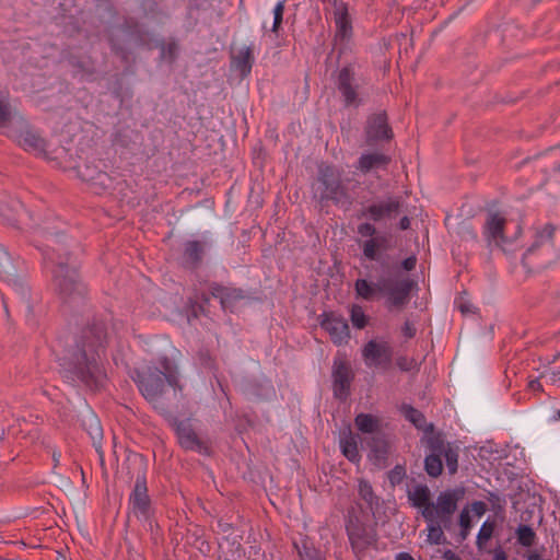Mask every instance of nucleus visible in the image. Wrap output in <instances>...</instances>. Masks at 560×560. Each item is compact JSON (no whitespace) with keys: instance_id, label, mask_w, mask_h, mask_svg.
I'll return each mask as SVG.
<instances>
[{"instance_id":"1","label":"nucleus","mask_w":560,"mask_h":560,"mask_svg":"<svg viewBox=\"0 0 560 560\" xmlns=\"http://www.w3.org/2000/svg\"><path fill=\"white\" fill-rule=\"evenodd\" d=\"M107 346V324L94 317L81 329L74 345L61 358L63 377L84 385H103L108 380L104 366Z\"/></svg>"},{"instance_id":"2","label":"nucleus","mask_w":560,"mask_h":560,"mask_svg":"<svg viewBox=\"0 0 560 560\" xmlns=\"http://www.w3.org/2000/svg\"><path fill=\"white\" fill-rule=\"evenodd\" d=\"M65 223L48 215L40 223L31 225L35 246L42 252L46 268L57 265H74L82 247L79 242L63 233Z\"/></svg>"},{"instance_id":"3","label":"nucleus","mask_w":560,"mask_h":560,"mask_svg":"<svg viewBox=\"0 0 560 560\" xmlns=\"http://www.w3.org/2000/svg\"><path fill=\"white\" fill-rule=\"evenodd\" d=\"M416 285V281L409 277L394 273L380 277L375 282L359 278L354 282V291L357 298L364 301L384 298L387 310L401 311L409 303L411 291Z\"/></svg>"},{"instance_id":"4","label":"nucleus","mask_w":560,"mask_h":560,"mask_svg":"<svg viewBox=\"0 0 560 560\" xmlns=\"http://www.w3.org/2000/svg\"><path fill=\"white\" fill-rule=\"evenodd\" d=\"M48 270L51 273L54 292L70 310H78L86 303L88 288L82 281L79 265H57Z\"/></svg>"},{"instance_id":"5","label":"nucleus","mask_w":560,"mask_h":560,"mask_svg":"<svg viewBox=\"0 0 560 560\" xmlns=\"http://www.w3.org/2000/svg\"><path fill=\"white\" fill-rule=\"evenodd\" d=\"M130 377L138 385H178L180 373L177 363L162 355L155 361L143 363L130 371Z\"/></svg>"},{"instance_id":"6","label":"nucleus","mask_w":560,"mask_h":560,"mask_svg":"<svg viewBox=\"0 0 560 560\" xmlns=\"http://www.w3.org/2000/svg\"><path fill=\"white\" fill-rule=\"evenodd\" d=\"M133 468L136 482L128 498V509L138 521L148 522L151 525L154 509L147 485L148 464L143 456L135 458Z\"/></svg>"},{"instance_id":"7","label":"nucleus","mask_w":560,"mask_h":560,"mask_svg":"<svg viewBox=\"0 0 560 560\" xmlns=\"http://www.w3.org/2000/svg\"><path fill=\"white\" fill-rule=\"evenodd\" d=\"M318 200L322 205L331 201L334 205L351 202L349 189L343 182L342 172L331 164H320L317 172Z\"/></svg>"},{"instance_id":"8","label":"nucleus","mask_w":560,"mask_h":560,"mask_svg":"<svg viewBox=\"0 0 560 560\" xmlns=\"http://www.w3.org/2000/svg\"><path fill=\"white\" fill-rule=\"evenodd\" d=\"M556 226L551 223L544 225L535 234V241L524 253L523 266L530 272L547 268L553 260V235Z\"/></svg>"},{"instance_id":"9","label":"nucleus","mask_w":560,"mask_h":560,"mask_svg":"<svg viewBox=\"0 0 560 560\" xmlns=\"http://www.w3.org/2000/svg\"><path fill=\"white\" fill-rule=\"evenodd\" d=\"M363 512L359 508H350L346 515V532L351 548L358 559L365 557L366 551L377 542V534L373 526L362 521Z\"/></svg>"},{"instance_id":"10","label":"nucleus","mask_w":560,"mask_h":560,"mask_svg":"<svg viewBox=\"0 0 560 560\" xmlns=\"http://www.w3.org/2000/svg\"><path fill=\"white\" fill-rule=\"evenodd\" d=\"M143 398L162 415L168 423L175 412L186 409L183 387H138Z\"/></svg>"},{"instance_id":"11","label":"nucleus","mask_w":560,"mask_h":560,"mask_svg":"<svg viewBox=\"0 0 560 560\" xmlns=\"http://www.w3.org/2000/svg\"><path fill=\"white\" fill-rule=\"evenodd\" d=\"M357 232L361 237H368L360 243L363 257L370 261H377L384 270L393 268L390 256L382 254L389 248L387 236L377 234L375 225L371 222L360 223Z\"/></svg>"},{"instance_id":"12","label":"nucleus","mask_w":560,"mask_h":560,"mask_svg":"<svg viewBox=\"0 0 560 560\" xmlns=\"http://www.w3.org/2000/svg\"><path fill=\"white\" fill-rule=\"evenodd\" d=\"M464 489H448L442 491L436 497L435 503L432 502L430 506L425 510H422V516L425 521H431L432 518L439 520L445 527V530L451 532L454 525L453 516L457 510L458 502L464 497Z\"/></svg>"},{"instance_id":"13","label":"nucleus","mask_w":560,"mask_h":560,"mask_svg":"<svg viewBox=\"0 0 560 560\" xmlns=\"http://www.w3.org/2000/svg\"><path fill=\"white\" fill-rule=\"evenodd\" d=\"M170 425L174 430L177 442L184 451L196 452L202 456L212 455L211 443L197 434L189 419L172 418Z\"/></svg>"},{"instance_id":"14","label":"nucleus","mask_w":560,"mask_h":560,"mask_svg":"<svg viewBox=\"0 0 560 560\" xmlns=\"http://www.w3.org/2000/svg\"><path fill=\"white\" fill-rule=\"evenodd\" d=\"M335 85L345 107L358 108L363 104L357 82L355 63L348 62L336 71Z\"/></svg>"},{"instance_id":"15","label":"nucleus","mask_w":560,"mask_h":560,"mask_svg":"<svg viewBox=\"0 0 560 560\" xmlns=\"http://www.w3.org/2000/svg\"><path fill=\"white\" fill-rule=\"evenodd\" d=\"M24 262L20 257L13 258L0 244V279L8 282L12 290L22 296L28 292L24 283Z\"/></svg>"},{"instance_id":"16","label":"nucleus","mask_w":560,"mask_h":560,"mask_svg":"<svg viewBox=\"0 0 560 560\" xmlns=\"http://www.w3.org/2000/svg\"><path fill=\"white\" fill-rule=\"evenodd\" d=\"M394 131L388 122L385 110L368 116L364 126V141L368 147H376L382 142H390Z\"/></svg>"},{"instance_id":"17","label":"nucleus","mask_w":560,"mask_h":560,"mask_svg":"<svg viewBox=\"0 0 560 560\" xmlns=\"http://www.w3.org/2000/svg\"><path fill=\"white\" fill-rule=\"evenodd\" d=\"M421 442L424 444L429 453L424 458V470L432 477H439L443 471V452L444 448V434L436 433L422 436Z\"/></svg>"},{"instance_id":"18","label":"nucleus","mask_w":560,"mask_h":560,"mask_svg":"<svg viewBox=\"0 0 560 560\" xmlns=\"http://www.w3.org/2000/svg\"><path fill=\"white\" fill-rule=\"evenodd\" d=\"M319 325L328 332L330 340L337 346L347 343L350 339L348 322L341 314L324 312L319 316Z\"/></svg>"},{"instance_id":"19","label":"nucleus","mask_w":560,"mask_h":560,"mask_svg":"<svg viewBox=\"0 0 560 560\" xmlns=\"http://www.w3.org/2000/svg\"><path fill=\"white\" fill-rule=\"evenodd\" d=\"M332 19L335 22V39L348 42L353 35L352 19L349 13V4L343 0H330Z\"/></svg>"},{"instance_id":"20","label":"nucleus","mask_w":560,"mask_h":560,"mask_svg":"<svg viewBox=\"0 0 560 560\" xmlns=\"http://www.w3.org/2000/svg\"><path fill=\"white\" fill-rule=\"evenodd\" d=\"M362 355L369 366L386 370L392 364L393 349L386 341L370 340L365 343Z\"/></svg>"},{"instance_id":"21","label":"nucleus","mask_w":560,"mask_h":560,"mask_svg":"<svg viewBox=\"0 0 560 560\" xmlns=\"http://www.w3.org/2000/svg\"><path fill=\"white\" fill-rule=\"evenodd\" d=\"M209 290L212 298L220 301L223 311L233 312L236 304L247 298L243 289L224 285L215 281L209 283Z\"/></svg>"},{"instance_id":"22","label":"nucleus","mask_w":560,"mask_h":560,"mask_svg":"<svg viewBox=\"0 0 560 560\" xmlns=\"http://www.w3.org/2000/svg\"><path fill=\"white\" fill-rule=\"evenodd\" d=\"M401 208L399 197H388L385 201L373 202L361 210L360 217H366L373 222L395 218Z\"/></svg>"},{"instance_id":"23","label":"nucleus","mask_w":560,"mask_h":560,"mask_svg":"<svg viewBox=\"0 0 560 560\" xmlns=\"http://www.w3.org/2000/svg\"><path fill=\"white\" fill-rule=\"evenodd\" d=\"M75 168L78 176L95 189L106 190L113 186V178L105 171L98 170L97 165L93 163L85 162L79 164Z\"/></svg>"},{"instance_id":"24","label":"nucleus","mask_w":560,"mask_h":560,"mask_svg":"<svg viewBox=\"0 0 560 560\" xmlns=\"http://www.w3.org/2000/svg\"><path fill=\"white\" fill-rule=\"evenodd\" d=\"M206 245V242L198 240L186 241L180 257L182 267L190 271L198 270L203 261Z\"/></svg>"},{"instance_id":"25","label":"nucleus","mask_w":560,"mask_h":560,"mask_svg":"<svg viewBox=\"0 0 560 560\" xmlns=\"http://www.w3.org/2000/svg\"><path fill=\"white\" fill-rule=\"evenodd\" d=\"M506 219L499 212H489L483 225V235L488 243L491 245L495 243L499 245L504 241V229Z\"/></svg>"},{"instance_id":"26","label":"nucleus","mask_w":560,"mask_h":560,"mask_svg":"<svg viewBox=\"0 0 560 560\" xmlns=\"http://www.w3.org/2000/svg\"><path fill=\"white\" fill-rule=\"evenodd\" d=\"M390 162L392 158L383 152H369L361 154L354 167L362 174H369L376 170H387Z\"/></svg>"},{"instance_id":"27","label":"nucleus","mask_w":560,"mask_h":560,"mask_svg":"<svg viewBox=\"0 0 560 560\" xmlns=\"http://www.w3.org/2000/svg\"><path fill=\"white\" fill-rule=\"evenodd\" d=\"M15 141L25 151H32L47 156L45 139L31 129L21 130L15 136Z\"/></svg>"},{"instance_id":"28","label":"nucleus","mask_w":560,"mask_h":560,"mask_svg":"<svg viewBox=\"0 0 560 560\" xmlns=\"http://www.w3.org/2000/svg\"><path fill=\"white\" fill-rule=\"evenodd\" d=\"M121 30L135 38V42L138 46L141 47H151V33L144 30L139 21L135 18H127L124 20L121 24Z\"/></svg>"},{"instance_id":"29","label":"nucleus","mask_w":560,"mask_h":560,"mask_svg":"<svg viewBox=\"0 0 560 560\" xmlns=\"http://www.w3.org/2000/svg\"><path fill=\"white\" fill-rule=\"evenodd\" d=\"M83 425L92 440V444L98 455L100 463L104 466V451L102 448L103 429L96 416L91 415L83 421Z\"/></svg>"},{"instance_id":"30","label":"nucleus","mask_w":560,"mask_h":560,"mask_svg":"<svg viewBox=\"0 0 560 560\" xmlns=\"http://www.w3.org/2000/svg\"><path fill=\"white\" fill-rule=\"evenodd\" d=\"M401 411L405 416V418L411 422L416 429L423 431L424 435H431L436 434L438 432L434 431V424L428 423L425 416L415 407L410 405H402Z\"/></svg>"},{"instance_id":"31","label":"nucleus","mask_w":560,"mask_h":560,"mask_svg":"<svg viewBox=\"0 0 560 560\" xmlns=\"http://www.w3.org/2000/svg\"><path fill=\"white\" fill-rule=\"evenodd\" d=\"M331 376L334 380L332 385H350L354 377L350 362L343 358H336L332 364Z\"/></svg>"},{"instance_id":"32","label":"nucleus","mask_w":560,"mask_h":560,"mask_svg":"<svg viewBox=\"0 0 560 560\" xmlns=\"http://www.w3.org/2000/svg\"><path fill=\"white\" fill-rule=\"evenodd\" d=\"M255 62L254 47L242 48L237 55L232 56V66L240 72L242 78L247 77Z\"/></svg>"},{"instance_id":"33","label":"nucleus","mask_w":560,"mask_h":560,"mask_svg":"<svg viewBox=\"0 0 560 560\" xmlns=\"http://www.w3.org/2000/svg\"><path fill=\"white\" fill-rule=\"evenodd\" d=\"M354 424L361 433L374 434L381 431V421L371 413H359L354 418Z\"/></svg>"},{"instance_id":"34","label":"nucleus","mask_w":560,"mask_h":560,"mask_svg":"<svg viewBox=\"0 0 560 560\" xmlns=\"http://www.w3.org/2000/svg\"><path fill=\"white\" fill-rule=\"evenodd\" d=\"M368 446L375 459H385L388 453V442L385 433L382 431L374 433L370 440H368Z\"/></svg>"},{"instance_id":"35","label":"nucleus","mask_w":560,"mask_h":560,"mask_svg":"<svg viewBox=\"0 0 560 560\" xmlns=\"http://www.w3.org/2000/svg\"><path fill=\"white\" fill-rule=\"evenodd\" d=\"M408 499L412 506L425 510L432 502L430 501V489L427 485H418L412 491H408Z\"/></svg>"},{"instance_id":"36","label":"nucleus","mask_w":560,"mask_h":560,"mask_svg":"<svg viewBox=\"0 0 560 560\" xmlns=\"http://www.w3.org/2000/svg\"><path fill=\"white\" fill-rule=\"evenodd\" d=\"M495 529V521L487 518L480 526L476 538V547L479 552L487 551V542L492 538Z\"/></svg>"},{"instance_id":"37","label":"nucleus","mask_w":560,"mask_h":560,"mask_svg":"<svg viewBox=\"0 0 560 560\" xmlns=\"http://www.w3.org/2000/svg\"><path fill=\"white\" fill-rule=\"evenodd\" d=\"M425 522L428 523V541L432 545L447 544V539L444 535L445 527L442 522L435 518Z\"/></svg>"},{"instance_id":"38","label":"nucleus","mask_w":560,"mask_h":560,"mask_svg":"<svg viewBox=\"0 0 560 560\" xmlns=\"http://www.w3.org/2000/svg\"><path fill=\"white\" fill-rule=\"evenodd\" d=\"M340 448L343 456L351 463H359L361 455L359 453L358 443L354 436L351 434L340 440Z\"/></svg>"},{"instance_id":"39","label":"nucleus","mask_w":560,"mask_h":560,"mask_svg":"<svg viewBox=\"0 0 560 560\" xmlns=\"http://www.w3.org/2000/svg\"><path fill=\"white\" fill-rule=\"evenodd\" d=\"M358 493L359 497L366 503L369 509L373 510L378 505V497L375 494L371 482L366 479H359Z\"/></svg>"},{"instance_id":"40","label":"nucleus","mask_w":560,"mask_h":560,"mask_svg":"<svg viewBox=\"0 0 560 560\" xmlns=\"http://www.w3.org/2000/svg\"><path fill=\"white\" fill-rule=\"evenodd\" d=\"M8 206L3 202H0V214L5 218V220L15 225L18 223H22V215L26 214V211L23 208V205L20 201H13L12 212L7 213Z\"/></svg>"},{"instance_id":"41","label":"nucleus","mask_w":560,"mask_h":560,"mask_svg":"<svg viewBox=\"0 0 560 560\" xmlns=\"http://www.w3.org/2000/svg\"><path fill=\"white\" fill-rule=\"evenodd\" d=\"M517 542L523 547H532L536 539V533L529 525L520 524L516 528Z\"/></svg>"},{"instance_id":"42","label":"nucleus","mask_w":560,"mask_h":560,"mask_svg":"<svg viewBox=\"0 0 560 560\" xmlns=\"http://www.w3.org/2000/svg\"><path fill=\"white\" fill-rule=\"evenodd\" d=\"M443 457L445 458L446 467L451 475L455 474L458 468V453L457 450L453 448L448 442L444 439Z\"/></svg>"},{"instance_id":"43","label":"nucleus","mask_w":560,"mask_h":560,"mask_svg":"<svg viewBox=\"0 0 560 560\" xmlns=\"http://www.w3.org/2000/svg\"><path fill=\"white\" fill-rule=\"evenodd\" d=\"M294 547L296 548L301 560H322L319 557V551L311 544H308L307 540H303L301 546L294 544Z\"/></svg>"},{"instance_id":"44","label":"nucleus","mask_w":560,"mask_h":560,"mask_svg":"<svg viewBox=\"0 0 560 560\" xmlns=\"http://www.w3.org/2000/svg\"><path fill=\"white\" fill-rule=\"evenodd\" d=\"M12 117L13 112L9 97L0 94V128L7 127Z\"/></svg>"},{"instance_id":"45","label":"nucleus","mask_w":560,"mask_h":560,"mask_svg":"<svg viewBox=\"0 0 560 560\" xmlns=\"http://www.w3.org/2000/svg\"><path fill=\"white\" fill-rule=\"evenodd\" d=\"M350 319L352 325L358 329H363L369 323V318L365 315L362 306L358 304L352 305L350 310Z\"/></svg>"},{"instance_id":"46","label":"nucleus","mask_w":560,"mask_h":560,"mask_svg":"<svg viewBox=\"0 0 560 560\" xmlns=\"http://www.w3.org/2000/svg\"><path fill=\"white\" fill-rule=\"evenodd\" d=\"M159 47L161 48L162 58H166L170 62H173L176 59L178 45L175 39H171L168 43L161 42Z\"/></svg>"},{"instance_id":"47","label":"nucleus","mask_w":560,"mask_h":560,"mask_svg":"<svg viewBox=\"0 0 560 560\" xmlns=\"http://www.w3.org/2000/svg\"><path fill=\"white\" fill-rule=\"evenodd\" d=\"M388 481L392 487L400 485L407 477L406 467L404 465H395L387 474Z\"/></svg>"},{"instance_id":"48","label":"nucleus","mask_w":560,"mask_h":560,"mask_svg":"<svg viewBox=\"0 0 560 560\" xmlns=\"http://www.w3.org/2000/svg\"><path fill=\"white\" fill-rule=\"evenodd\" d=\"M110 50L114 55L121 58V60L127 61L129 58V51L119 43L118 38L110 34L107 37Z\"/></svg>"},{"instance_id":"49","label":"nucleus","mask_w":560,"mask_h":560,"mask_svg":"<svg viewBox=\"0 0 560 560\" xmlns=\"http://www.w3.org/2000/svg\"><path fill=\"white\" fill-rule=\"evenodd\" d=\"M285 8V0L279 1L273 9V24L271 27V32L278 33L281 27L283 13Z\"/></svg>"},{"instance_id":"50","label":"nucleus","mask_w":560,"mask_h":560,"mask_svg":"<svg viewBox=\"0 0 560 560\" xmlns=\"http://www.w3.org/2000/svg\"><path fill=\"white\" fill-rule=\"evenodd\" d=\"M458 525L460 528L470 529L472 528V521L470 516V510L468 506H464L459 512Z\"/></svg>"},{"instance_id":"51","label":"nucleus","mask_w":560,"mask_h":560,"mask_svg":"<svg viewBox=\"0 0 560 560\" xmlns=\"http://www.w3.org/2000/svg\"><path fill=\"white\" fill-rule=\"evenodd\" d=\"M397 366L405 372H410L417 369V362L412 358L399 357L396 360Z\"/></svg>"},{"instance_id":"52","label":"nucleus","mask_w":560,"mask_h":560,"mask_svg":"<svg viewBox=\"0 0 560 560\" xmlns=\"http://www.w3.org/2000/svg\"><path fill=\"white\" fill-rule=\"evenodd\" d=\"M141 7L145 14L155 15L159 13V3L156 0H143Z\"/></svg>"},{"instance_id":"53","label":"nucleus","mask_w":560,"mask_h":560,"mask_svg":"<svg viewBox=\"0 0 560 560\" xmlns=\"http://www.w3.org/2000/svg\"><path fill=\"white\" fill-rule=\"evenodd\" d=\"M199 359H200V362L201 364L209 369V370H213L215 368V361L214 359L209 354L208 351H200L199 352Z\"/></svg>"},{"instance_id":"54","label":"nucleus","mask_w":560,"mask_h":560,"mask_svg":"<svg viewBox=\"0 0 560 560\" xmlns=\"http://www.w3.org/2000/svg\"><path fill=\"white\" fill-rule=\"evenodd\" d=\"M487 510L488 506L483 501H475L471 504V512H474L477 517H481L487 512Z\"/></svg>"},{"instance_id":"55","label":"nucleus","mask_w":560,"mask_h":560,"mask_svg":"<svg viewBox=\"0 0 560 560\" xmlns=\"http://www.w3.org/2000/svg\"><path fill=\"white\" fill-rule=\"evenodd\" d=\"M416 328L413 326L412 323H410L409 320H406L402 328H401V332L402 335L407 338V339H411L416 336Z\"/></svg>"},{"instance_id":"56","label":"nucleus","mask_w":560,"mask_h":560,"mask_svg":"<svg viewBox=\"0 0 560 560\" xmlns=\"http://www.w3.org/2000/svg\"><path fill=\"white\" fill-rule=\"evenodd\" d=\"M416 265L417 257L415 255H411L401 261L400 267L406 271H411L416 268Z\"/></svg>"},{"instance_id":"57","label":"nucleus","mask_w":560,"mask_h":560,"mask_svg":"<svg viewBox=\"0 0 560 560\" xmlns=\"http://www.w3.org/2000/svg\"><path fill=\"white\" fill-rule=\"evenodd\" d=\"M492 560H508V555L505 552V550L502 548V546L498 545L493 550H492Z\"/></svg>"},{"instance_id":"58","label":"nucleus","mask_w":560,"mask_h":560,"mask_svg":"<svg viewBox=\"0 0 560 560\" xmlns=\"http://www.w3.org/2000/svg\"><path fill=\"white\" fill-rule=\"evenodd\" d=\"M462 234H463V237H465V238L469 237L472 241H477V238H478L476 231L471 226H463Z\"/></svg>"},{"instance_id":"59","label":"nucleus","mask_w":560,"mask_h":560,"mask_svg":"<svg viewBox=\"0 0 560 560\" xmlns=\"http://www.w3.org/2000/svg\"><path fill=\"white\" fill-rule=\"evenodd\" d=\"M71 65L79 69L81 72H84L86 74H93L94 73V70L93 69H86L85 66H84V62L81 61V60H74V61H71Z\"/></svg>"},{"instance_id":"60","label":"nucleus","mask_w":560,"mask_h":560,"mask_svg":"<svg viewBox=\"0 0 560 560\" xmlns=\"http://www.w3.org/2000/svg\"><path fill=\"white\" fill-rule=\"evenodd\" d=\"M442 557L444 560H460V557L452 549L444 550Z\"/></svg>"},{"instance_id":"61","label":"nucleus","mask_w":560,"mask_h":560,"mask_svg":"<svg viewBox=\"0 0 560 560\" xmlns=\"http://www.w3.org/2000/svg\"><path fill=\"white\" fill-rule=\"evenodd\" d=\"M469 534H470V529H466V528H460L459 527V532L457 534L456 540L459 544H462V542H464L468 538Z\"/></svg>"},{"instance_id":"62","label":"nucleus","mask_w":560,"mask_h":560,"mask_svg":"<svg viewBox=\"0 0 560 560\" xmlns=\"http://www.w3.org/2000/svg\"><path fill=\"white\" fill-rule=\"evenodd\" d=\"M335 396L336 397H347L348 395H350V387H343V386H340V387H335Z\"/></svg>"},{"instance_id":"63","label":"nucleus","mask_w":560,"mask_h":560,"mask_svg":"<svg viewBox=\"0 0 560 560\" xmlns=\"http://www.w3.org/2000/svg\"><path fill=\"white\" fill-rule=\"evenodd\" d=\"M398 228L401 231H406L410 228V219L407 215H404L398 223Z\"/></svg>"},{"instance_id":"64","label":"nucleus","mask_w":560,"mask_h":560,"mask_svg":"<svg viewBox=\"0 0 560 560\" xmlns=\"http://www.w3.org/2000/svg\"><path fill=\"white\" fill-rule=\"evenodd\" d=\"M396 560H415V558L409 552H399L396 555Z\"/></svg>"}]
</instances>
